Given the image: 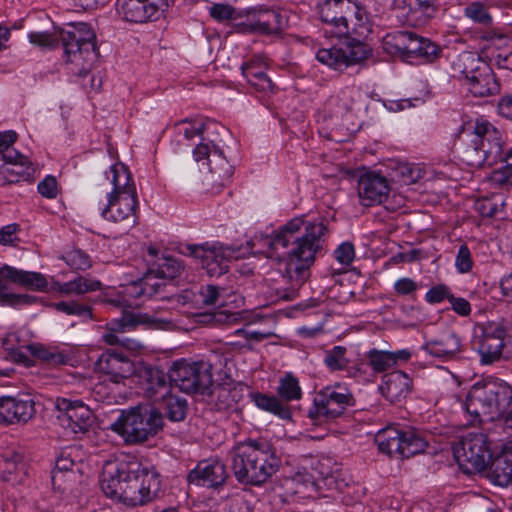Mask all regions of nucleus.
Wrapping results in <instances>:
<instances>
[{"label": "nucleus", "instance_id": "obj_33", "mask_svg": "<svg viewBox=\"0 0 512 512\" xmlns=\"http://www.w3.org/2000/svg\"><path fill=\"white\" fill-rule=\"evenodd\" d=\"M116 7L119 16L128 22L143 23L157 19L146 0H117Z\"/></svg>", "mask_w": 512, "mask_h": 512}, {"label": "nucleus", "instance_id": "obj_59", "mask_svg": "<svg viewBox=\"0 0 512 512\" xmlns=\"http://www.w3.org/2000/svg\"><path fill=\"white\" fill-rule=\"evenodd\" d=\"M242 74L244 78L249 82L250 80L257 77L259 74L265 72V64L260 59H252L249 62H245L241 66Z\"/></svg>", "mask_w": 512, "mask_h": 512}, {"label": "nucleus", "instance_id": "obj_28", "mask_svg": "<svg viewBox=\"0 0 512 512\" xmlns=\"http://www.w3.org/2000/svg\"><path fill=\"white\" fill-rule=\"evenodd\" d=\"M138 324H144L151 328L164 329L171 324L163 318H157L149 314H128L121 319L112 320L107 324V332L105 334L121 335L123 332L134 328Z\"/></svg>", "mask_w": 512, "mask_h": 512}, {"label": "nucleus", "instance_id": "obj_26", "mask_svg": "<svg viewBox=\"0 0 512 512\" xmlns=\"http://www.w3.org/2000/svg\"><path fill=\"white\" fill-rule=\"evenodd\" d=\"M228 477L226 466L218 460H205L190 471L188 481L191 484L215 488L223 485Z\"/></svg>", "mask_w": 512, "mask_h": 512}, {"label": "nucleus", "instance_id": "obj_2", "mask_svg": "<svg viewBox=\"0 0 512 512\" xmlns=\"http://www.w3.org/2000/svg\"><path fill=\"white\" fill-rule=\"evenodd\" d=\"M317 11L320 20L338 38L332 47L318 50V61L342 70L367 57V49L361 39L371 32L372 25L363 7L354 0H321Z\"/></svg>", "mask_w": 512, "mask_h": 512}, {"label": "nucleus", "instance_id": "obj_8", "mask_svg": "<svg viewBox=\"0 0 512 512\" xmlns=\"http://www.w3.org/2000/svg\"><path fill=\"white\" fill-rule=\"evenodd\" d=\"M473 346L481 363L489 365L512 357V322L505 318L478 323L474 327Z\"/></svg>", "mask_w": 512, "mask_h": 512}, {"label": "nucleus", "instance_id": "obj_45", "mask_svg": "<svg viewBox=\"0 0 512 512\" xmlns=\"http://www.w3.org/2000/svg\"><path fill=\"white\" fill-rule=\"evenodd\" d=\"M31 350L35 357L48 365L57 366L65 364L68 361V357L65 354L41 345L31 346Z\"/></svg>", "mask_w": 512, "mask_h": 512}, {"label": "nucleus", "instance_id": "obj_14", "mask_svg": "<svg viewBox=\"0 0 512 512\" xmlns=\"http://www.w3.org/2000/svg\"><path fill=\"white\" fill-rule=\"evenodd\" d=\"M352 393L339 384L320 390L314 397L308 416L313 425H319L341 416L347 407L354 405Z\"/></svg>", "mask_w": 512, "mask_h": 512}, {"label": "nucleus", "instance_id": "obj_13", "mask_svg": "<svg viewBox=\"0 0 512 512\" xmlns=\"http://www.w3.org/2000/svg\"><path fill=\"white\" fill-rule=\"evenodd\" d=\"M375 443L380 452L401 458L423 453L428 446L427 441L416 431L402 430L398 426H387L379 430L375 435Z\"/></svg>", "mask_w": 512, "mask_h": 512}, {"label": "nucleus", "instance_id": "obj_49", "mask_svg": "<svg viewBox=\"0 0 512 512\" xmlns=\"http://www.w3.org/2000/svg\"><path fill=\"white\" fill-rule=\"evenodd\" d=\"M17 135L13 131L0 132V161H12L20 156V153L11 148Z\"/></svg>", "mask_w": 512, "mask_h": 512}, {"label": "nucleus", "instance_id": "obj_35", "mask_svg": "<svg viewBox=\"0 0 512 512\" xmlns=\"http://www.w3.org/2000/svg\"><path fill=\"white\" fill-rule=\"evenodd\" d=\"M101 282L91 278L79 276L68 282H55L52 290L58 292L62 296H78L88 292L101 289Z\"/></svg>", "mask_w": 512, "mask_h": 512}, {"label": "nucleus", "instance_id": "obj_62", "mask_svg": "<svg viewBox=\"0 0 512 512\" xmlns=\"http://www.w3.org/2000/svg\"><path fill=\"white\" fill-rule=\"evenodd\" d=\"M38 192L46 198L52 199L57 196L58 188L57 181L53 176H46L39 184H38Z\"/></svg>", "mask_w": 512, "mask_h": 512}, {"label": "nucleus", "instance_id": "obj_51", "mask_svg": "<svg viewBox=\"0 0 512 512\" xmlns=\"http://www.w3.org/2000/svg\"><path fill=\"white\" fill-rule=\"evenodd\" d=\"M63 259L73 270H86L91 267L89 255L80 249H74L67 252Z\"/></svg>", "mask_w": 512, "mask_h": 512}, {"label": "nucleus", "instance_id": "obj_4", "mask_svg": "<svg viewBox=\"0 0 512 512\" xmlns=\"http://www.w3.org/2000/svg\"><path fill=\"white\" fill-rule=\"evenodd\" d=\"M28 37L32 44L41 48H54L61 40L67 61L75 65L74 73L81 76L88 74L98 59L96 35L85 23L60 31L31 32Z\"/></svg>", "mask_w": 512, "mask_h": 512}, {"label": "nucleus", "instance_id": "obj_9", "mask_svg": "<svg viewBox=\"0 0 512 512\" xmlns=\"http://www.w3.org/2000/svg\"><path fill=\"white\" fill-rule=\"evenodd\" d=\"M163 427L162 413L151 406L123 410L111 429L127 444H141L154 437Z\"/></svg>", "mask_w": 512, "mask_h": 512}, {"label": "nucleus", "instance_id": "obj_57", "mask_svg": "<svg viewBox=\"0 0 512 512\" xmlns=\"http://www.w3.org/2000/svg\"><path fill=\"white\" fill-rule=\"evenodd\" d=\"M414 35V32L406 31V30H400L391 35V41L395 49L402 53L403 55H406L407 51L409 50L411 39Z\"/></svg>", "mask_w": 512, "mask_h": 512}, {"label": "nucleus", "instance_id": "obj_40", "mask_svg": "<svg viewBox=\"0 0 512 512\" xmlns=\"http://www.w3.org/2000/svg\"><path fill=\"white\" fill-rule=\"evenodd\" d=\"M347 348L344 346H334L325 351L324 364L330 371L338 372L344 371L350 364V359L347 357Z\"/></svg>", "mask_w": 512, "mask_h": 512}, {"label": "nucleus", "instance_id": "obj_10", "mask_svg": "<svg viewBox=\"0 0 512 512\" xmlns=\"http://www.w3.org/2000/svg\"><path fill=\"white\" fill-rule=\"evenodd\" d=\"M170 384L187 394H205L213 383L212 365L204 360L175 361L168 372Z\"/></svg>", "mask_w": 512, "mask_h": 512}, {"label": "nucleus", "instance_id": "obj_23", "mask_svg": "<svg viewBox=\"0 0 512 512\" xmlns=\"http://www.w3.org/2000/svg\"><path fill=\"white\" fill-rule=\"evenodd\" d=\"M146 397L160 401L170 394V380L165 372L155 366L139 363L136 372Z\"/></svg>", "mask_w": 512, "mask_h": 512}, {"label": "nucleus", "instance_id": "obj_12", "mask_svg": "<svg viewBox=\"0 0 512 512\" xmlns=\"http://www.w3.org/2000/svg\"><path fill=\"white\" fill-rule=\"evenodd\" d=\"M453 455L463 472H482L492 459L490 442L483 432H469L453 446Z\"/></svg>", "mask_w": 512, "mask_h": 512}, {"label": "nucleus", "instance_id": "obj_60", "mask_svg": "<svg viewBox=\"0 0 512 512\" xmlns=\"http://www.w3.org/2000/svg\"><path fill=\"white\" fill-rule=\"evenodd\" d=\"M475 209L483 217H493L499 210V203L494 198H481L475 202Z\"/></svg>", "mask_w": 512, "mask_h": 512}, {"label": "nucleus", "instance_id": "obj_37", "mask_svg": "<svg viewBox=\"0 0 512 512\" xmlns=\"http://www.w3.org/2000/svg\"><path fill=\"white\" fill-rule=\"evenodd\" d=\"M440 48L435 43L427 38H423L414 33L409 50L406 53L407 57L421 58L426 62H433L440 53Z\"/></svg>", "mask_w": 512, "mask_h": 512}, {"label": "nucleus", "instance_id": "obj_53", "mask_svg": "<svg viewBox=\"0 0 512 512\" xmlns=\"http://www.w3.org/2000/svg\"><path fill=\"white\" fill-rule=\"evenodd\" d=\"M103 340L107 345H119L131 352H139L143 348L139 341L124 337L123 335L104 334Z\"/></svg>", "mask_w": 512, "mask_h": 512}, {"label": "nucleus", "instance_id": "obj_50", "mask_svg": "<svg viewBox=\"0 0 512 512\" xmlns=\"http://www.w3.org/2000/svg\"><path fill=\"white\" fill-rule=\"evenodd\" d=\"M7 286L0 279V305L20 306L28 305L35 301V297L28 294L7 293Z\"/></svg>", "mask_w": 512, "mask_h": 512}, {"label": "nucleus", "instance_id": "obj_41", "mask_svg": "<svg viewBox=\"0 0 512 512\" xmlns=\"http://www.w3.org/2000/svg\"><path fill=\"white\" fill-rule=\"evenodd\" d=\"M22 455L13 450H7L0 454V474L5 481L15 479L14 475L21 467Z\"/></svg>", "mask_w": 512, "mask_h": 512}, {"label": "nucleus", "instance_id": "obj_6", "mask_svg": "<svg viewBox=\"0 0 512 512\" xmlns=\"http://www.w3.org/2000/svg\"><path fill=\"white\" fill-rule=\"evenodd\" d=\"M465 409L472 421L501 420L505 431H512L505 421L512 415V388L504 381L491 380L474 384L469 390Z\"/></svg>", "mask_w": 512, "mask_h": 512}, {"label": "nucleus", "instance_id": "obj_48", "mask_svg": "<svg viewBox=\"0 0 512 512\" xmlns=\"http://www.w3.org/2000/svg\"><path fill=\"white\" fill-rule=\"evenodd\" d=\"M464 14L467 18L477 24L483 26H490L492 24L491 15L489 14L487 8L480 2L470 3L465 8Z\"/></svg>", "mask_w": 512, "mask_h": 512}, {"label": "nucleus", "instance_id": "obj_46", "mask_svg": "<svg viewBox=\"0 0 512 512\" xmlns=\"http://www.w3.org/2000/svg\"><path fill=\"white\" fill-rule=\"evenodd\" d=\"M79 469L77 471H68V472H59L52 471L51 481L53 488L62 493L72 490L74 484L79 479L78 475Z\"/></svg>", "mask_w": 512, "mask_h": 512}, {"label": "nucleus", "instance_id": "obj_19", "mask_svg": "<svg viewBox=\"0 0 512 512\" xmlns=\"http://www.w3.org/2000/svg\"><path fill=\"white\" fill-rule=\"evenodd\" d=\"M134 464L135 467L132 468L129 504L133 506L144 505L159 496L161 492V480L156 471L148 467H141L137 463Z\"/></svg>", "mask_w": 512, "mask_h": 512}, {"label": "nucleus", "instance_id": "obj_58", "mask_svg": "<svg viewBox=\"0 0 512 512\" xmlns=\"http://www.w3.org/2000/svg\"><path fill=\"white\" fill-rule=\"evenodd\" d=\"M455 266L460 273L470 272L473 266L471 252L467 245H461L455 260Z\"/></svg>", "mask_w": 512, "mask_h": 512}, {"label": "nucleus", "instance_id": "obj_18", "mask_svg": "<svg viewBox=\"0 0 512 512\" xmlns=\"http://www.w3.org/2000/svg\"><path fill=\"white\" fill-rule=\"evenodd\" d=\"M133 467L135 464L126 462L108 463L104 467L100 485L107 497L129 504Z\"/></svg>", "mask_w": 512, "mask_h": 512}, {"label": "nucleus", "instance_id": "obj_24", "mask_svg": "<svg viewBox=\"0 0 512 512\" xmlns=\"http://www.w3.org/2000/svg\"><path fill=\"white\" fill-rule=\"evenodd\" d=\"M35 414L34 401L28 395L0 396V422L25 423Z\"/></svg>", "mask_w": 512, "mask_h": 512}, {"label": "nucleus", "instance_id": "obj_43", "mask_svg": "<svg viewBox=\"0 0 512 512\" xmlns=\"http://www.w3.org/2000/svg\"><path fill=\"white\" fill-rule=\"evenodd\" d=\"M421 177V169L409 163H399L392 171V179L404 185H411Z\"/></svg>", "mask_w": 512, "mask_h": 512}, {"label": "nucleus", "instance_id": "obj_52", "mask_svg": "<svg viewBox=\"0 0 512 512\" xmlns=\"http://www.w3.org/2000/svg\"><path fill=\"white\" fill-rule=\"evenodd\" d=\"M356 94V91L353 87H346L345 89L341 90L337 98L332 97L330 98L328 102L329 110L332 114H335V110L333 109L335 106V101L341 103V109L340 112H348L352 109V105L354 103V95Z\"/></svg>", "mask_w": 512, "mask_h": 512}, {"label": "nucleus", "instance_id": "obj_44", "mask_svg": "<svg viewBox=\"0 0 512 512\" xmlns=\"http://www.w3.org/2000/svg\"><path fill=\"white\" fill-rule=\"evenodd\" d=\"M368 363L376 373H382L393 367V356L389 351L371 349L367 353Z\"/></svg>", "mask_w": 512, "mask_h": 512}, {"label": "nucleus", "instance_id": "obj_15", "mask_svg": "<svg viewBox=\"0 0 512 512\" xmlns=\"http://www.w3.org/2000/svg\"><path fill=\"white\" fill-rule=\"evenodd\" d=\"M186 253L200 262L210 277H219L228 272L229 263L239 257V250L219 242L188 244Z\"/></svg>", "mask_w": 512, "mask_h": 512}, {"label": "nucleus", "instance_id": "obj_27", "mask_svg": "<svg viewBox=\"0 0 512 512\" xmlns=\"http://www.w3.org/2000/svg\"><path fill=\"white\" fill-rule=\"evenodd\" d=\"M147 252L149 258L146 261L151 273H155L162 280H172L181 275L184 269L182 261L170 255L158 256L153 247H149Z\"/></svg>", "mask_w": 512, "mask_h": 512}, {"label": "nucleus", "instance_id": "obj_34", "mask_svg": "<svg viewBox=\"0 0 512 512\" xmlns=\"http://www.w3.org/2000/svg\"><path fill=\"white\" fill-rule=\"evenodd\" d=\"M31 163L20 153L12 161H0V184H11L21 180H28L31 176Z\"/></svg>", "mask_w": 512, "mask_h": 512}, {"label": "nucleus", "instance_id": "obj_61", "mask_svg": "<svg viewBox=\"0 0 512 512\" xmlns=\"http://www.w3.org/2000/svg\"><path fill=\"white\" fill-rule=\"evenodd\" d=\"M450 296L449 288L444 284H439L427 291L425 299L430 304H436L442 302L444 299L449 300Z\"/></svg>", "mask_w": 512, "mask_h": 512}, {"label": "nucleus", "instance_id": "obj_22", "mask_svg": "<svg viewBox=\"0 0 512 512\" xmlns=\"http://www.w3.org/2000/svg\"><path fill=\"white\" fill-rule=\"evenodd\" d=\"M436 0H393L397 17L411 26H423L436 14Z\"/></svg>", "mask_w": 512, "mask_h": 512}, {"label": "nucleus", "instance_id": "obj_21", "mask_svg": "<svg viewBox=\"0 0 512 512\" xmlns=\"http://www.w3.org/2000/svg\"><path fill=\"white\" fill-rule=\"evenodd\" d=\"M212 144L213 152L209 143L200 142L193 150V158L197 163L203 161V165H208L212 175L211 180L223 185L233 174L232 166L225 159L222 151L216 147V144Z\"/></svg>", "mask_w": 512, "mask_h": 512}, {"label": "nucleus", "instance_id": "obj_63", "mask_svg": "<svg viewBox=\"0 0 512 512\" xmlns=\"http://www.w3.org/2000/svg\"><path fill=\"white\" fill-rule=\"evenodd\" d=\"M256 91L263 94H269L274 91V84L267 76L266 72L259 74L248 82Z\"/></svg>", "mask_w": 512, "mask_h": 512}, {"label": "nucleus", "instance_id": "obj_31", "mask_svg": "<svg viewBox=\"0 0 512 512\" xmlns=\"http://www.w3.org/2000/svg\"><path fill=\"white\" fill-rule=\"evenodd\" d=\"M422 348L433 357L452 360L461 352V340L454 332H446L426 341Z\"/></svg>", "mask_w": 512, "mask_h": 512}, {"label": "nucleus", "instance_id": "obj_3", "mask_svg": "<svg viewBox=\"0 0 512 512\" xmlns=\"http://www.w3.org/2000/svg\"><path fill=\"white\" fill-rule=\"evenodd\" d=\"M106 178L112 185L111 191L104 195H95L90 201V209L110 222L130 229L138 224V194L136 185L128 168L116 163L106 172Z\"/></svg>", "mask_w": 512, "mask_h": 512}, {"label": "nucleus", "instance_id": "obj_55", "mask_svg": "<svg viewBox=\"0 0 512 512\" xmlns=\"http://www.w3.org/2000/svg\"><path fill=\"white\" fill-rule=\"evenodd\" d=\"M420 285L411 278L403 277L394 283V290L399 296H409L414 298Z\"/></svg>", "mask_w": 512, "mask_h": 512}, {"label": "nucleus", "instance_id": "obj_20", "mask_svg": "<svg viewBox=\"0 0 512 512\" xmlns=\"http://www.w3.org/2000/svg\"><path fill=\"white\" fill-rule=\"evenodd\" d=\"M95 367L99 373L106 375L112 384L123 382L138 370V365L116 349L103 352L97 359Z\"/></svg>", "mask_w": 512, "mask_h": 512}, {"label": "nucleus", "instance_id": "obj_7", "mask_svg": "<svg viewBox=\"0 0 512 512\" xmlns=\"http://www.w3.org/2000/svg\"><path fill=\"white\" fill-rule=\"evenodd\" d=\"M451 76L474 97H488L500 90L490 65L474 52L455 55L450 63Z\"/></svg>", "mask_w": 512, "mask_h": 512}, {"label": "nucleus", "instance_id": "obj_32", "mask_svg": "<svg viewBox=\"0 0 512 512\" xmlns=\"http://www.w3.org/2000/svg\"><path fill=\"white\" fill-rule=\"evenodd\" d=\"M252 19L243 24L242 31L265 35L276 34L281 30V15L275 10L264 9L251 13Z\"/></svg>", "mask_w": 512, "mask_h": 512}, {"label": "nucleus", "instance_id": "obj_17", "mask_svg": "<svg viewBox=\"0 0 512 512\" xmlns=\"http://www.w3.org/2000/svg\"><path fill=\"white\" fill-rule=\"evenodd\" d=\"M57 420L68 432L75 435L85 434L93 425V412L80 400L57 398Z\"/></svg>", "mask_w": 512, "mask_h": 512}, {"label": "nucleus", "instance_id": "obj_30", "mask_svg": "<svg viewBox=\"0 0 512 512\" xmlns=\"http://www.w3.org/2000/svg\"><path fill=\"white\" fill-rule=\"evenodd\" d=\"M0 279L5 285L6 282H10L37 291H42L47 286V280L43 274L20 270L9 265L0 268Z\"/></svg>", "mask_w": 512, "mask_h": 512}, {"label": "nucleus", "instance_id": "obj_11", "mask_svg": "<svg viewBox=\"0 0 512 512\" xmlns=\"http://www.w3.org/2000/svg\"><path fill=\"white\" fill-rule=\"evenodd\" d=\"M474 146L466 150V158L470 165H493L504 160L502 136L499 130L485 119H477L474 124Z\"/></svg>", "mask_w": 512, "mask_h": 512}, {"label": "nucleus", "instance_id": "obj_56", "mask_svg": "<svg viewBox=\"0 0 512 512\" xmlns=\"http://www.w3.org/2000/svg\"><path fill=\"white\" fill-rule=\"evenodd\" d=\"M335 259L342 265H350L355 258V248L351 242L341 243L334 251Z\"/></svg>", "mask_w": 512, "mask_h": 512}, {"label": "nucleus", "instance_id": "obj_5", "mask_svg": "<svg viewBox=\"0 0 512 512\" xmlns=\"http://www.w3.org/2000/svg\"><path fill=\"white\" fill-rule=\"evenodd\" d=\"M280 459L274 446L264 439L249 438L231 451V468L236 480L244 485L260 486L279 469Z\"/></svg>", "mask_w": 512, "mask_h": 512}, {"label": "nucleus", "instance_id": "obj_29", "mask_svg": "<svg viewBox=\"0 0 512 512\" xmlns=\"http://www.w3.org/2000/svg\"><path fill=\"white\" fill-rule=\"evenodd\" d=\"M412 379L402 371H393L383 376L379 386L381 394L390 402L400 401L411 391Z\"/></svg>", "mask_w": 512, "mask_h": 512}, {"label": "nucleus", "instance_id": "obj_64", "mask_svg": "<svg viewBox=\"0 0 512 512\" xmlns=\"http://www.w3.org/2000/svg\"><path fill=\"white\" fill-rule=\"evenodd\" d=\"M235 9L228 4H214L210 8V15L218 21L232 19Z\"/></svg>", "mask_w": 512, "mask_h": 512}, {"label": "nucleus", "instance_id": "obj_36", "mask_svg": "<svg viewBox=\"0 0 512 512\" xmlns=\"http://www.w3.org/2000/svg\"><path fill=\"white\" fill-rule=\"evenodd\" d=\"M489 463L487 477L491 482L502 487L512 482V459L505 451Z\"/></svg>", "mask_w": 512, "mask_h": 512}, {"label": "nucleus", "instance_id": "obj_38", "mask_svg": "<svg viewBox=\"0 0 512 512\" xmlns=\"http://www.w3.org/2000/svg\"><path fill=\"white\" fill-rule=\"evenodd\" d=\"M213 134H217L219 136L220 135L227 136L228 130L223 125H221L215 121L208 120V121L202 123L198 127L193 126L191 128H185L183 131V135H184L185 139H187V140H192L196 136L206 135L207 137H202L201 142H206L209 144L216 143V142H222L221 139L217 140V139L209 138Z\"/></svg>", "mask_w": 512, "mask_h": 512}, {"label": "nucleus", "instance_id": "obj_42", "mask_svg": "<svg viewBox=\"0 0 512 512\" xmlns=\"http://www.w3.org/2000/svg\"><path fill=\"white\" fill-rule=\"evenodd\" d=\"M200 301L206 306H225L228 303V291L216 285L202 286L199 291Z\"/></svg>", "mask_w": 512, "mask_h": 512}, {"label": "nucleus", "instance_id": "obj_47", "mask_svg": "<svg viewBox=\"0 0 512 512\" xmlns=\"http://www.w3.org/2000/svg\"><path fill=\"white\" fill-rule=\"evenodd\" d=\"M52 307L66 315L80 316L88 319L92 318L91 308L75 301H60L52 304Z\"/></svg>", "mask_w": 512, "mask_h": 512}, {"label": "nucleus", "instance_id": "obj_16", "mask_svg": "<svg viewBox=\"0 0 512 512\" xmlns=\"http://www.w3.org/2000/svg\"><path fill=\"white\" fill-rule=\"evenodd\" d=\"M277 394L279 396H268L261 393H254L252 399L257 407L271 412L282 419H288L291 416V411L285 402L299 400L302 397V390L299 385L298 379L291 373L285 374L280 378L277 387Z\"/></svg>", "mask_w": 512, "mask_h": 512}, {"label": "nucleus", "instance_id": "obj_1", "mask_svg": "<svg viewBox=\"0 0 512 512\" xmlns=\"http://www.w3.org/2000/svg\"><path fill=\"white\" fill-rule=\"evenodd\" d=\"M328 233L323 221H305L303 217L289 220L273 234L257 233L249 244L255 253L269 258L284 257L283 278L290 288H300L310 276V267L322 251Z\"/></svg>", "mask_w": 512, "mask_h": 512}, {"label": "nucleus", "instance_id": "obj_25", "mask_svg": "<svg viewBox=\"0 0 512 512\" xmlns=\"http://www.w3.org/2000/svg\"><path fill=\"white\" fill-rule=\"evenodd\" d=\"M389 191V184L384 176L370 172L359 178L358 195L363 206L381 204L388 197Z\"/></svg>", "mask_w": 512, "mask_h": 512}, {"label": "nucleus", "instance_id": "obj_39", "mask_svg": "<svg viewBox=\"0 0 512 512\" xmlns=\"http://www.w3.org/2000/svg\"><path fill=\"white\" fill-rule=\"evenodd\" d=\"M161 401L164 404L165 415L170 421L180 422L185 419L188 410L186 399L170 393Z\"/></svg>", "mask_w": 512, "mask_h": 512}, {"label": "nucleus", "instance_id": "obj_54", "mask_svg": "<svg viewBox=\"0 0 512 512\" xmlns=\"http://www.w3.org/2000/svg\"><path fill=\"white\" fill-rule=\"evenodd\" d=\"M162 279L160 277L156 276L155 273H151L150 269L148 268L146 273L143 275L142 279L140 280L141 283V291L138 293V295L143 294L147 296H152L156 294L163 284Z\"/></svg>", "mask_w": 512, "mask_h": 512}]
</instances>
